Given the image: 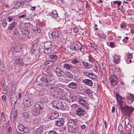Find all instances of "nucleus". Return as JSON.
I'll return each instance as SVG.
<instances>
[{"label": "nucleus", "mask_w": 134, "mask_h": 134, "mask_svg": "<svg viewBox=\"0 0 134 134\" xmlns=\"http://www.w3.org/2000/svg\"><path fill=\"white\" fill-rule=\"evenodd\" d=\"M22 32L23 34L28 35L29 33V30L27 28H25L22 30Z\"/></svg>", "instance_id": "nucleus-37"}, {"label": "nucleus", "mask_w": 134, "mask_h": 134, "mask_svg": "<svg viewBox=\"0 0 134 134\" xmlns=\"http://www.w3.org/2000/svg\"><path fill=\"white\" fill-rule=\"evenodd\" d=\"M27 0H14V2L15 3L14 7L16 8H18L21 7L22 8L25 7L26 4L25 2H28Z\"/></svg>", "instance_id": "nucleus-4"}, {"label": "nucleus", "mask_w": 134, "mask_h": 134, "mask_svg": "<svg viewBox=\"0 0 134 134\" xmlns=\"http://www.w3.org/2000/svg\"><path fill=\"white\" fill-rule=\"evenodd\" d=\"M126 99L128 103L130 104L134 100V95L132 94H129L126 96Z\"/></svg>", "instance_id": "nucleus-11"}, {"label": "nucleus", "mask_w": 134, "mask_h": 134, "mask_svg": "<svg viewBox=\"0 0 134 134\" xmlns=\"http://www.w3.org/2000/svg\"><path fill=\"white\" fill-rule=\"evenodd\" d=\"M69 97L72 102L77 101L79 98L76 95H74L71 92H70Z\"/></svg>", "instance_id": "nucleus-17"}, {"label": "nucleus", "mask_w": 134, "mask_h": 134, "mask_svg": "<svg viewBox=\"0 0 134 134\" xmlns=\"http://www.w3.org/2000/svg\"><path fill=\"white\" fill-rule=\"evenodd\" d=\"M25 25V26L28 28H29L31 26V23H26Z\"/></svg>", "instance_id": "nucleus-54"}, {"label": "nucleus", "mask_w": 134, "mask_h": 134, "mask_svg": "<svg viewBox=\"0 0 134 134\" xmlns=\"http://www.w3.org/2000/svg\"><path fill=\"white\" fill-rule=\"evenodd\" d=\"M90 74V73H88L87 72H84L83 73V74L84 75L88 77L89 76Z\"/></svg>", "instance_id": "nucleus-61"}, {"label": "nucleus", "mask_w": 134, "mask_h": 134, "mask_svg": "<svg viewBox=\"0 0 134 134\" xmlns=\"http://www.w3.org/2000/svg\"><path fill=\"white\" fill-rule=\"evenodd\" d=\"M2 88L3 91V93L4 94H6L7 91V90L6 87L4 86V85H3Z\"/></svg>", "instance_id": "nucleus-48"}, {"label": "nucleus", "mask_w": 134, "mask_h": 134, "mask_svg": "<svg viewBox=\"0 0 134 134\" xmlns=\"http://www.w3.org/2000/svg\"><path fill=\"white\" fill-rule=\"evenodd\" d=\"M86 112L82 108L80 107L77 109L76 114L78 116H81L84 115Z\"/></svg>", "instance_id": "nucleus-12"}, {"label": "nucleus", "mask_w": 134, "mask_h": 134, "mask_svg": "<svg viewBox=\"0 0 134 134\" xmlns=\"http://www.w3.org/2000/svg\"><path fill=\"white\" fill-rule=\"evenodd\" d=\"M0 72L2 74H4L5 73V68L3 62L0 60Z\"/></svg>", "instance_id": "nucleus-19"}, {"label": "nucleus", "mask_w": 134, "mask_h": 134, "mask_svg": "<svg viewBox=\"0 0 134 134\" xmlns=\"http://www.w3.org/2000/svg\"><path fill=\"white\" fill-rule=\"evenodd\" d=\"M110 46L112 48L114 47V45L113 42H110Z\"/></svg>", "instance_id": "nucleus-64"}, {"label": "nucleus", "mask_w": 134, "mask_h": 134, "mask_svg": "<svg viewBox=\"0 0 134 134\" xmlns=\"http://www.w3.org/2000/svg\"><path fill=\"white\" fill-rule=\"evenodd\" d=\"M32 30V33L36 35L38 34V33H40L41 31V30L38 27H37L33 29Z\"/></svg>", "instance_id": "nucleus-27"}, {"label": "nucleus", "mask_w": 134, "mask_h": 134, "mask_svg": "<svg viewBox=\"0 0 134 134\" xmlns=\"http://www.w3.org/2000/svg\"><path fill=\"white\" fill-rule=\"evenodd\" d=\"M113 3L114 4H118V7H119L120 6V5L121 4V2L120 1H114Z\"/></svg>", "instance_id": "nucleus-50"}, {"label": "nucleus", "mask_w": 134, "mask_h": 134, "mask_svg": "<svg viewBox=\"0 0 134 134\" xmlns=\"http://www.w3.org/2000/svg\"><path fill=\"white\" fill-rule=\"evenodd\" d=\"M16 23L15 22L12 23L9 25V26L8 28L9 30H12L13 29L14 26L16 25Z\"/></svg>", "instance_id": "nucleus-34"}, {"label": "nucleus", "mask_w": 134, "mask_h": 134, "mask_svg": "<svg viewBox=\"0 0 134 134\" xmlns=\"http://www.w3.org/2000/svg\"><path fill=\"white\" fill-rule=\"evenodd\" d=\"M56 73L58 76H61L63 74L64 71L59 68H57L55 70Z\"/></svg>", "instance_id": "nucleus-23"}, {"label": "nucleus", "mask_w": 134, "mask_h": 134, "mask_svg": "<svg viewBox=\"0 0 134 134\" xmlns=\"http://www.w3.org/2000/svg\"><path fill=\"white\" fill-rule=\"evenodd\" d=\"M55 61L54 60L53 61L50 60L49 65L50 66L54 64L55 62Z\"/></svg>", "instance_id": "nucleus-58"}, {"label": "nucleus", "mask_w": 134, "mask_h": 134, "mask_svg": "<svg viewBox=\"0 0 134 134\" xmlns=\"http://www.w3.org/2000/svg\"><path fill=\"white\" fill-rule=\"evenodd\" d=\"M126 134H134V129H131L127 132Z\"/></svg>", "instance_id": "nucleus-49"}, {"label": "nucleus", "mask_w": 134, "mask_h": 134, "mask_svg": "<svg viewBox=\"0 0 134 134\" xmlns=\"http://www.w3.org/2000/svg\"><path fill=\"white\" fill-rule=\"evenodd\" d=\"M97 35L98 36V37L100 38H102L103 34H101L100 33H98Z\"/></svg>", "instance_id": "nucleus-62"}, {"label": "nucleus", "mask_w": 134, "mask_h": 134, "mask_svg": "<svg viewBox=\"0 0 134 134\" xmlns=\"http://www.w3.org/2000/svg\"><path fill=\"white\" fill-rule=\"evenodd\" d=\"M68 86L70 88L72 89H74L76 88L77 84L76 83L72 82L69 84Z\"/></svg>", "instance_id": "nucleus-29"}, {"label": "nucleus", "mask_w": 134, "mask_h": 134, "mask_svg": "<svg viewBox=\"0 0 134 134\" xmlns=\"http://www.w3.org/2000/svg\"><path fill=\"white\" fill-rule=\"evenodd\" d=\"M82 82L89 86H92L93 84L92 81L91 80L88 79H85L83 80Z\"/></svg>", "instance_id": "nucleus-20"}, {"label": "nucleus", "mask_w": 134, "mask_h": 134, "mask_svg": "<svg viewBox=\"0 0 134 134\" xmlns=\"http://www.w3.org/2000/svg\"><path fill=\"white\" fill-rule=\"evenodd\" d=\"M14 50L16 52H18L20 51V48L19 46H17L14 48Z\"/></svg>", "instance_id": "nucleus-47"}, {"label": "nucleus", "mask_w": 134, "mask_h": 134, "mask_svg": "<svg viewBox=\"0 0 134 134\" xmlns=\"http://www.w3.org/2000/svg\"><path fill=\"white\" fill-rule=\"evenodd\" d=\"M75 123L73 119H71L68 121L67 123L68 128V130H71V127H72Z\"/></svg>", "instance_id": "nucleus-15"}, {"label": "nucleus", "mask_w": 134, "mask_h": 134, "mask_svg": "<svg viewBox=\"0 0 134 134\" xmlns=\"http://www.w3.org/2000/svg\"><path fill=\"white\" fill-rule=\"evenodd\" d=\"M23 103L24 105L27 107H30L32 104L31 100L29 99L28 100L26 99H24Z\"/></svg>", "instance_id": "nucleus-21"}, {"label": "nucleus", "mask_w": 134, "mask_h": 134, "mask_svg": "<svg viewBox=\"0 0 134 134\" xmlns=\"http://www.w3.org/2000/svg\"><path fill=\"white\" fill-rule=\"evenodd\" d=\"M55 123L57 126H61L64 124V121L62 119H59L55 121Z\"/></svg>", "instance_id": "nucleus-22"}, {"label": "nucleus", "mask_w": 134, "mask_h": 134, "mask_svg": "<svg viewBox=\"0 0 134 134\" xmlns=\"http://www.w3.org/2000/svg\"><path fill=\"white\" fill-rule=\"evenodd\" d=\"M24 118L28 119L29 118V115L28 113L26 112L23 113L22 114Z\"/></svg>", "instance_id": "nucleus-45"}, {"label": "nucleus", "mask_w": 134, "mask_h": 134, "mask_svg": "<svg viewBox=\"0 0 134 134\" xmlns=\"http://www.w3.org/2000/svg\"><path fill=\"white\" fill-rule=\"evenodd\" d=\"M78 101L79 103L82 105V107L85 109L87 108L88 104L85 100L81 98H79Z\"/></svg>", "instance_id": "nucleus-10"}, {"label": "nucleus", "mask_w": 134, "mask_h": 134, "mask_svg": "<svg viewBox=\"0 0 134 134\" xmlns=\"http://www.w3.org/2000/svg\"><path fill=\"white\" fill-rule=\"evenodd\" d=\"M17 127L19 130L20 131H22L23 130H24V126L21 124H19L18 126Z\"/></svg>", "instance_id": "nucleus-38"}, {"label": "nucleus", "mask_w": 134, "mask_h": 134, "mask_svg": "<svg viewBox=\"0 0 134 134\" xmlns=\"http://www.w3.org/2000/svg\"><path fill=\"white\" fill-rule=\"evenodd\" d=\"M83 64L85 68L89 69L91 68L92 66V65L87 62H83Z\"/></svg>", "instance_id": "nucleus-36"}, {"label": "nucleus", "mask_w": 134, "mask_h": 134, "mask_svg": "<svg viewBox=\"0 0 134 134\" xmlns=\"http://www.w3.org/2000/svg\"><path fill=\"white\" fill-rule=\"evenodd\" d=\"M6 119V118L4 115V113L3 112H2L1 113V118L0 119V122H4L5 121Z\"/></svg>", "instance_id": "nucleus-32"}, {"label": "nucleus", "mask_w": 134, "mask_h": 134, "mask_svg": "<svg viewBox=\"0 0 134 134\" xmlns=\"http://www.w3.org/2000/svg\"><path fill=\"white\" fill-rule=\"evenodd\" d=\"M71 130H69V131L71 133H75L79 129L78 126L75 123L72 127H71Z\"/></svg>", "instance_id": "nucleus-14"}, {"label": "nucleus", "mask_w": 134, "mask_h": 134, "mask_svg": "<svg viewBox=\"0 0 134 134\" xmlns=\"http://www.w3.org/2000/svg\"><path fill=\"white\" fill-rule=\"evenodd\" d=\"M120 26L122 28L125 27L126 26V24L124 23H122L121 24Z\"/></svg>", "instance_id": "nucleus-63"}, {"label": "nucleus", "mask_w": 134, "mask_h": 134, "mask_svg": "<svg viewBox=\"0 0 134 134\" xmlns=\"http://www.w3.org/2000/svg\"><path fill=\"white\" fill-rule=\"evenodd\" d=\"M51 35L53 38H58L60 35V32L58 31H55L52 32Z\"/></svg>", "instance_id": "nucleus-18"}, {"label": "nucleus", "mask_w": 134, "mask_h": 134, "mask_svg": "<svg viewBox=\"0 0 134 134\" xmlns=\"http://www.w3.org/2000/svg\"><path fill=\"white\" fill-rule=\"evenodd\" d=\"M42 104L41 103H38L36 104L32 108V110L31 111V112L32 114L34 115L37 116L40 114V109L41 110L42 109Z\"/></svg>", "instance_id": "nucleus-2"}, {"label": "nucleus", "mask_w": 134, "mask_h": 134, "mask_svg": "<svg viewBox=\"0 0 134 134\" xmlns=\"http://www.w3.org/2000/svg\"><path fill=\"white\" fill-rule=\"evenodd\" d=\"M48 134H57V133L54 130H52L49 131Z\"/></svg>", "instance_id": "nucleus-53"}, {"label": "nucleus", "mask_w": 134, "mask_h": 134, "mask_svg": "<svg viewBox=\"0 0 134 134\" xmlns=\"http://www.w3.org/2000/svg\"><path fill=\"white\" fill-rule=\"evenodd\" d=\"M110 81L113 86H116L118 83V79L116 76L114 75H111Z\"/></svg>", "instance_id": "nucleus-8"}, {"label": "nucleus", "mask_w": 134, "mask_h": 134, "mask_svg": "<svg viewBox=\"0 0 134 134\" xmlns=\"http://www.w3.org/2000/svg\"><path fill=\"white\" fill-rule=\"evenodd\" d=\"M120 109L122 112L124 113L127 116H129L133 110V108L128 106H122Z\"/></svg>", "instance_id": "nucleus-5"}, {"label": "nucleus", "mask_w": 134, "mask_h": 134, "mask_svg": "<svg viewBox=\"0 0 134 134\" xmlns=\"http://www.w3.org/2000/svg\"><path fill=\"white\" fill-rule=\"evenodd\" d=\"M88 77L92 79H96L97 78V76L95 75L92 73H90Z\"/></svg>", "instance_id": "nucleus-39"}, {"label": "nucleus", "mask_w": 134, "mask_h": 134, "mask_svg": "<svg viewBox=\"0 0 134 134\" xmlns=\"http://www.w3.org/2000/svg\"><path fill=\"white\" fill-rule=\"evenodd\" d=\"M71 63L73 64H77V66H79L81 65V62L76 59H73Z\"/></svg>", "instance_id": "nucleus-31"}, {"label": "nucleus", "mask_w": 134, "mask_h": 134, "mask_svg": "<svg viewBox=\"0 0 134 134\" xmlns=\"http://www.w3.org/2000/svg\"><path fill=\"white\" fill-rule=\"evenodd\" d=\"M17 101V99L16 98H11L10 99V101L11 103V106L13 107L15 106L16 104Z\"/></svg>", "instance_id": "nucleus-26"}, {"label": "nucleus", "mask_w": 134, "mask_h": 134, "mask_svg": "<svg viewBox=\"0 0 134 134\" xmlns=\"http://www.w3.org/2000/svg\"><path fill=\"white\" fill-rule=\"evenodd\" d=\"M65 75L66 77L70 79H72L73 78V75L69 72H66Z\"/></svg>", "instance_id": "nucleus-35"}, {"label": "nucleus", "mask_w": 134, "mask_h": 134, "mask_svg": "<svg viewBox=\"0 0 134 134\" xmlns=\"http://www.w3.org/2000/svg\"><path fill=\"white\" fill-rule=\"evenodd\" d=\"M40 48L39 46L37 44H35L34 45L31 50V52L32 53L35 55H37L40 53Z\"/></svg>", "instance_id": "nucleus-7"}, {"label": "nucleus", "mask_w": 134, "mask_h": 134, "mask_svg": "<svg viewBox=\"0 0 134 134\" xmlns=\"http://www.w3.org/2000/svg\"><path fill=\"white\" fill-rule=\"evenodd\" d=\"M84 47L80 43H73L70 46V48L72 51L80 50L82 53L84 51Z\"/></svg>", "instance_id": "nucleus-3"}, {"label": "nucleus", "mask_w": 134, "mask_h": 134, "mask_svg": "<svg viewBox=\"0 0 134 134\" xmlns=\"http://www.w3.org/2000/svg\"><path fill=\"white\" fill-rule=\"evenodd\" d=\"M17 84V83L14 82L11 84V86L13 88L15 89Z\"/></svg>", "instance_id": "nucleus-52"}, {"label": "nucleus", "mask_w": 134, "mask_h": 134, "mask_svg": "<svg viewBox=\"0 0 134 134\" xmlns=\"http://www.w3.org/2000/svg\"><path fill=\"white\" fill-rule=\"evenodd\" d=\"M47 87L49 89H52L51 91L50 94L53 97H54L55 95L60 94L63 91V90L58 87H55L54 84H49L47 85Z\"/></svg>", "instance_id": "nucleus-1"}, {"label": "nucleus", "mask_w": 134, "mask_h": 134, "mask_svg": "<svg viewBox=\"0 0 134 134\" xmlns=\"http://www.w3.org/2000/svg\"><path fill=\"white\" fill-rule=\"evenodd\" d=\"M7 19L8 20L9 22H10L12 21V19H13V18L12 16H9L8 17Z\"/></svg>", "instance_id": "nucleus-60"}, {"label": "nucleus", "mask_w": 134, "mask_h": 134, "mask_svg": "<svg viewBox=\"0 0 134 134\" xmlns=\"http://www.w3.org/2000/svg\"><path fill=\"white\" fill-rule=\"evenodd\" d=\"M2 100L4 102H5L7 99L6 96L4 95L2 96Z\"/></svg>", "instance_id": "nucleus-55"}, {"label": "nucleus", "mask_w": 134, "mask_h": 134, "mask_svg": "<svg viewBox=\"0 0 134 134\" xmlns=\"http://www.w3.org/2000/svg\"><path fill=\"white\" fill-rule=\"evenodd\" d=\"M43 131V128L42 127H40L37 129L36 132V134H41Z\"/></svg>", "instance_id": "nucleus-33"}, {"label": "nucleus", "mask_w": 134, "mask_h": 134, "mask_svg": "<svg viewBox=\"0 0 134 134\" xmlns=\"http://www.w3.org/2000/svg\"><path fill=\"white\" fill-rule=\"evenodd\" d=\"M51 49L45 48L44 50V53L46 54H48L51 52Z\"/></svg>", "instance_id": "nucleus-43"}, {"label": "nucleus", "mask_w": 134, "mask_h": 134, "mask_svg": "<svg viewBox=\"0 0 134 134\" xmlns=\"http://www.w3.org/2000/svg\"><path fill=\"white\" fill-rule=\"evenodd\" d=\"M29 130L30 129L29 127H24V130H23L22 131H23L24 133H27L29 131Z\"/></svg>", "instance_id": "nucleus-46"}, {"label": "nucleus", "mask_w": 134, "mask_h": 134, "mask_svg": "<svg viewBox=\"0 0 134 134\" xmlns=\"http://www.w3.org/2000/svg\"><path fill=\"white\" fill-rule=\"evenodd\" d=\"M53 107L55 109H62L64 107V106L60 101L56 100L53 102Z\"/></svg>", "instance_id": "nucleus-6"}, {"label": "nucleus", "mask_w": 134, "mask_h": 134, "mask_svg": "<svg viewBox=\"0 0 134 134\" xmlns=\"http://www.w3.org/2000/svg\"><path fill=\"white\" fill-rule=\"evenodd\" d=\"M59 116L58 113L57 112L51 113L49 114L48 115V118L51 120L56 119Z\"/></svg>", "instance_id": "nucleus-13"}, {"label": "nucleus", "mask_w": 134, "mask_h": 134, "mask_svg": "<svg viewBox=\"0 0 134 134\" xmlns=\"http://www.w3.org/2000/svg\"><path fill=\"white\" fill-rule=\"evenodd\" d=\"M52 43L49 41H47L44 43V47L45 48H52Z\"/></svg>", "instance_id": "nucleus-25"}, {"label": "nucleus", "mask_w": 134, "mask_h": 134, "mask_svg": "<svg viewBox=\"0 0 134 134\" xmlns=\"http://www.w3.org/2000/svg\"><path fill=\"white\" fill-rule=\"evenodd\" d=\"M17 111L16 110L12 111L10 117L12 121H15L17 117Z\"/></svg>", "instance_id": "nucleus-16"}, {"label": "nucleus", "mask_w": 134, "mask_h": 134, "mask_svg": "<svg viewBox=\"0 0 134 134\" xmlns=\"http://www.w3.org/2000/svg\"><path fill=\"white\" fill-rule=\"evenodd\" d=\"M41 80L43 82L45 83L48 82L49 81V80L44 77H42L41 79Z\"/></svg>", "instance_id": "nucleus-42"}, {"label": "nucleus", "mask_w": 134, "mask_h": 134, "mask_svg": "<svg viewBox=\"0 0 134 134\" xmlns=\"http://www.w3.org/2000/svg\"><path fill=\"white\" fill-rule=\"evenodd\" d=\"M120 58L119 55H116L114 56L113 60L116 64L118 63L119 62Z\"/></svg>", "instance_id": "nucleus-30"}, {"label": "nucleus", "mask_w": 134, "mask_h": 134, "mask_svg": "<svg viewBox=\"0 0 134 134\" xmlns=\"http://www.w3.org/2000/svg\"><path fill=\"white\" fill-rule=\"evenodd\" d=\"M49 57L50 58L53 59H56L57 58V56L54 53L53 54L49 55Z\"/></svg>", "instance_id": "nucleus-41"}, {"label": "nucleus", "mask_w": 134, "mask_h": 134, "mask_svg": "<svg viewBox=\"0 0 134 134\" xmlns=\"http://www.w3.org/2000/svg\"><path fill=\"white\" fill-rule=\"evenodd\" d=\"M51 16L53 18L55 19L58 16L57 12L55 10H53L51 14Z\"/></svg>", "instance_id": "nucleus-28"}, {"label": "nucleus", "mask_w": 134, "mask_h": 134, "mask_svg": "<svg viewBox=\"0 0 134 134\" xmlns=\"http://www.w3.org/2000/svg\"><path fill=\"white\" fill-rule=\"evenodd\" d=\"M116 97L117 102L119 104V108L124 105V102L122 100V98L119 94H116Z\"/></svg>", "instance_id": "nucleus-9"}, {"label": "nucleus", "mask_w": 134, "mask_h": 134, "mask_svg": "<svg viewBox=\"0 0 134 134\" xmlns=\"http://www.w3.org/2000/svg\"><path fill=\"white\" fill-rule=\"evenodd\" d=\"M7 22L6 21H4L2 23V26L3 27H5L7 25Z\"/></svg>", "instance_id": "nucleus-59"}, {"label": "nucleus", "mask_w": 134, "mask_h": 134, "mask_svg": "<svg viewBox=\"0 0 134 134\" xmlns=\"http://www.w3.org/2000/svg\"><path fill=\"white\" fill-rule=\"evenodd\" d=\"M84 91L85 93L89 95L90 96H91L92 95L91 90L89 89H87L86 90H85Z\"/></svg>", "instance_id": "nucleus-44"}, {"label": "nucleus", "mask_w": 134, "mask_h": 134, "mask_svg": "<svg viewBox=\"0 0 134 134\" xmlns=\"http://www.w3.org/2000/svg\"><path fill=\"white\" fill-rule=\"evenodd\" d=\"M63 68L68 70H70L71 68L70 65L68 64H64L63 66Z\"/></svg>", "instance_id": "nucleus-40"}, {"label": "nucleus", "mask_w": 134, "mask_h": 134, "mask_svg": "<svg viewBox=\"0 0 134 134\" xmlns=\"http://www.w3.org/2000/svg\"><path fill=\"white\" fill-rule=\"evenodd\" d=\"M14 60L16 61L17 64L20 65H23V64L22 63V59H20L19 57L18 56H15L14 57Z\"/></svg>", "instance_id": "nucleus-24"}, {"label": "nucleus", "mask_w": 134, "mask_h": 134, "mask_svg": "<svg viewBox=\"0 0 134 134\" xmlns=\"http://www.w3.org/2000/svg\"><path fill=\"white\" fill-rule=\"evenodd\" d=\"M73 29L74 32L76 33H77L79 30V29L76 27H74Z\"/></svg>", "instance_id": "nucleus-56"}, {"label": "nucleus", "mask_w": 134, "mask_h": 134, "mask_svg": "<svg viewBox=\"0 0 134 134\" xmlns=\"http://www.w3.org/2000/svg\"><path fill=\"white\" fill-rule=\"evenodd\" d=\"M132 58V54L130 53H128L127 54V59H131Z\"/></svg>", "instance_id": "nucleus-51"}, {"label": "nucleus", "mask_w": 134, "mask_h": 134, "mask_svg": "<svg viewBox=\"0 0 134 134\" xmlns=\"http://www.w3.org/2000/svg\"><path fill=\"white\" fill-rule=\"evenodd\" d=\"M88 60L90 62H92L93 60V59L92 57L90 56V55H89L88 56Z\"/></svg>", "instance_id": "nucleus-57"}]
</instances>
